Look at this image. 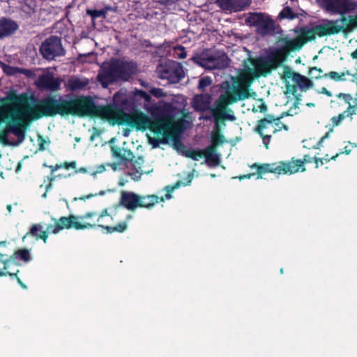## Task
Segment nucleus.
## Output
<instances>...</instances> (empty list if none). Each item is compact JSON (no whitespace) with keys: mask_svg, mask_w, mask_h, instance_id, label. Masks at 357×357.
I'll return each mask as SVG.
<instances>
[{"mask_svg":"<svg viewBox=\"0 0 357 357\" xmlns=\"http://www.w3.org/2000/svg\"><path fill=\"white\" fill-rule=\"evenodd\" d=\"M321 93H324V94H326V96H329V97L332 96V93H331V91H328V90H327L326 88H324H324H322V89H321Z\"/></svg>","mask_w":357,"mask_h":357,"instance_id":"48","label":"nucleus"},{"mask_svg":"<svg viewBox=\"0 0 357 357\" xmlns=\"http://www.w3.org/2000/svg\"><path fill=\"white\" fill-rule=\"evenodd\" d=\"M204 163L209 166H216L218 165L219 158L213 146H210L204 149Z\"/></svg>","mask_w":357,"mask_h":357,"instance_id":"23","label":"nucleus"},{"mask_svg":"<svg viewBox=\"0 0 357 357\" xmlns=\"http://www.w3.org/2000/svg\"><path fill=\"white\" fill-rule=\"evenodd\" d=\"M315 163H316V167H318L319 165H320V163L321 165L324 164L322 159H317V158H315Z\"/></svg>","mask_w":357,"mask_h":357,"instance_id":"53","label":"nucleus"},{"mask_svg":"<svg viewBox=\"0 0 357 357\" xmlns=\"http://www.w3.org/2000/svg\"><path fill=\"white\" fill-rule=\"evenodd\" d=\"M15 256L16 258H19L24 261H29L31 259L30 253L28 250H20L15 252Z\"/></svg>","mask_w":357,"mask_h":357,"instance_id":"34","label":"nucleus"},{"mask_svg":"<svg viewBox=\"0 0 357 357\" xmlns=\"http://www.w3.org/2000/svg\"><path fill=\"white\" fill-rule=\"evenodd\" d=\"M19 73L24 74L27 77H31L35 75L34 73L32 70L24 68H20Z\"/></svg>","mask_w":357,"mask_h":357,"instance_id":"43","label":"nucleus"},{"mask_svg":"<svg viewBox=\"0 0 357 357\" xmlns=\"http://www.w3.org/2000/svg\"><path fill=\"white\" fill-rule=\"evenodd\" d=\"M139 172L141 174H142V173H143V170H140V171H139Z\"/></svg>","mask_w":357,"mask_h":357,"instance_id":"63","label":"nucleus"},{"mask_svg":"<svg viewBox=\"0 0 357 357\" xmlns=\"http://www.w3.org/2000/svg\"><path fill=\"white\" fill-rule=\"evenodd\" d=\"M61 167H62V165H56V166H54H54H51V167H50V168H51V169H52V172H54V171H56V169H58L61 168Z\"/></svg>","mask_w":357,"mask_h":357,"instance_id":"54","label":"nucleus"},{"mask_svg":"<svg viewBox=\"0 0 357 357\" xmlns=\"http://www.w3.org/2000/svg\"><path fill=\"white\" fill-rule=\"evenodd\" d=\"M185 155L188 158H192L194 160H199L204 159V149H191L185 152Z\"/></svg>","mask_w":357,"mask_h":357,"instance_id":"29","label":"nucleus"},{"mask_svg":"<svg viewBox=\"0 0 357 357\" xmlns=\"http://www.w3.org/2000/svg\"><path fill=\"white\" fill-rule=\"evenodd\" d=\"M18 29L17 24L9 19L0 20V39L8 37L13 34Z\"/></svg>","mask_w":357,"mask_h":357,"instance_id":"20","label":"nucleus"},{"mask_svg":"<svg viewBox=\"0 0 357 357\" xmlns=\"http://www.w3.org/2000/svg\"><path fill=\"white\" fill-rule=\"evenodd\" d=\"M43 227L41 225H33L29 231V234L33 236L36 237L37 239H43L45 243H46L47 239V231L43 229Z\"/></svg>","mask_w":357,"mask_h":357,"instance_id":"25","label":"nucleus"},{"mask_svg":"<svg viewBox=\"0 0 357 357\" xmlns=\"http://www.w3.org/2000/svg\"><path fill=\"white\" fill-rule=\"evenodd\" d=\"M62 79L54 77L52 73L46 72L40 75L35 84L39 89L56 91L60 89Z\"/></svg>","mask_w":357,"mask_h":357,"instance_id":"15","label":"nucleus"},{"mask_svg":"<svg viewBox=\"0 0 357 357\" xmlns=\"http://www.w3.org/2000/svg\"><path fill=\"white\" fill-rule=\"evenodd\" d=\"M135 95L142 97V98H144L147 102L150 101V100H151L150 95H149L145 91H141V90L136 91Z\"/></svg>","mask_w":357,"mask_h":357,"instance_id":"42","label":"nucleus"},{"mask_svg":"<svg viewBox=\"0 0 357 357\" xmlns=\"http://www.w3.org/2000/svg\"><path fill=\"white\" fill-rule=\"evenodd\" d=\"M125 136H127L128 135V132H126V133L124 134Z\"/></svg>","mask_w":357,"mask_h":357,"instance_id":"61","label":"nucleus"},{"mask_svg":"<svg viewBox=\"0 0 357 357\" xmlns=\"http://www.w3.org/2000/svg\"><path fill=\"white\" fill-rule=\"evenodd\" d=\"M105 167L103 165H100V166L97 167L96 170L91 172V176L95 177L97 175V174L102 173L105 172Z\"/></svg>","mask_w":357,"mask_h":357,"instance_id":"44","label":"nucleus"},{"mask_svg":"<svg viewBox=\"0 0 357 357\" xmlns=\"http://www.w3.org/2000/svg\"><path fill=\"white\" fill-rule=\"evenodd\" d=\"M87 170L85 167H81L77 170H75V173H86Z\"/></svg>","mask_w":357,"mask_h":357,"instance_id":"50","label":"nucleus"},{"mask_svg":"<svg viewBox=\"0 0 357 357\" xmlns=\"http://www.w3.org/2000/svg\"><path fill=\"white\" fill-rule=\"evenodd\" d=\"M93 213H86L83 216L70 215L69 217H61L56 220L60 231L63 229L74 227L76 229H83L95 227V222H88L85 220L91 218Z\"/></svg>","mask_w":357,"mask_h":357,"instance_id":"13","label":"nucleus"},{"mask_svg":"<svg viewBox=\"0 0 357 357\" xmlns=\"http://www.w3.org/2000/svg\"><path fill=\"white\" fill-rule=\"evenodd\" d=\"M281 60L278 57L248 59L244 61L243 70L237 77H231L230 81L221 84V89L225 91L215 101L211 112L215 121L227 119L235 121L236 117L231 109L227 110V106L238 100L256 96L250 93L249 86L255 77L270 73L278 68Z\"/></svg>","mask_w":357,"mask_h":357,"instance_id":"2","label":"nucleus"},{"mask_svg":"<svg viewBox=\"0 0 357 357\" xmlns=\"http://www.w3.org/2000/svg\"><path fill=\"white\" fill-rule=\"evenodd\" d=\"M56 114H89V100L47 97L36 101L24 94L17 96L13 102L0 106V141L10 144V132L20 137L23 133L22 127L29 121Z\"/></svg>","mask_w":357,"mask_h":357,"instance_id":"1","label":"nucleus"},{"mask_svg":"<svg viewBox=\"0 0 357 357\" xmlns=\"http://www.w3.org/2000/svg\"><path fill=\"white\" fill-rule=\"evenodd\" d=\"M15 272H18L16 264L13 260H8L4 263L3 270L0 271V276L4 275H13L15 274Z\"/></svg>","mask_w":357,"mask_h":357,"instance_id":"28","label":"nucleus"},{"mask_svg":"<svg viewBox=\"0 0 357 357\" xmlns=\"http://www.w3.org/2000/svg\"><path fill=\"white\" fill-rule=\"evenodd\" d=\"M284 77L291 79L294 84L293 86L287 85V90L293 93L296 91V86L301 91H306L314 86V83L311 79L290 70L284 72Z\"/></svg>","mask_w":357,"mask_h":357,"instance_id":"14","label":"nucleus"},{"mask_svg":"<svg viewBox=\"0 0 357 357\" xmlns=\"http://www.w3.org/2000/svg\"><path fill=\"white\" fill-rule=\"evenodd\" d=\"M280 16L282 18L294 19L296 17V15L292 12L289 7L284 8L280 13Z\"/></svg>","mask_w":357,"mask_h":357,"instance_id":"35","label":"nucleus"},{"mask_svg":"<svg viewBox=\"0 0 357 357\" xmlns=\"http://www.w3.org/2000/svg\"><path fill=\"white\" fill-rule=\"evenodd\" d=\"M322 73V70L319 68H317L316 67L310 68L309 70V74L312 75L315 79H318L321 77V73Z\"/></svg>","mask_w":357,"mask_h":357,"instance_id":"39","label":"nucleus"},{"mask_svg":"<svg viewBox=\"0 0 357 357\" xmlns=\"http://www.w3.org/2000/svg\"><path fill=\"white\" fill-rule=\"evenodd\" d=\"M347 75H349V72L347 73H337V72H329L323 75L324 78H330L335 81H344L345 80V77Z\"/></svg>","mask_w":357,"mask_h":357,"instance_id":"30","label":"nucleus"},{"mask_svg":"<svg viewBox=\"0 0 357 357\" xmlns=\"http://www.w3.org/2000/svg\"><path fill=\"white\" fill-rule=\"evenodd\" d=\"M112 152L114 158H119L121 160L119 162H114L109 165L114 170L123 169L126 165V162L131 161L134 158L132 152L124 148L112 146Z\"/></svg>","mask_w":357,"mask_h":357,"instance_id":"16","label":"nucleus"},{"mask_svg":"<svg viewBox=\"0 0 357 357\" xmlns=\"http://www.w3.org/2000/svg\"><path fill=\"white\" fill-rule=\"evenodd\" d=\"M346 21L347 19L344 17L335 20L322 19L312 24L310 28H304L301 36L306 42L314 39L316 36L323 37L335 35L342 31H351L357 27V13L349 17L347 24H345Z\"/></svg>","mask_w":357,"mask_h":357,"instance_id":"4","label":"nucleus"},{"mask_svg":"<svg viewBox=\"0 0 357 357\" xmlns=\"http://www.w3.org/2000/svg\"><path fill=\"white\" fill-rule=\"evenodd\" d=\"M157 73L158 77L167 79L169 83H178L184 77L183 67L176 61H168L160 65Z\"/></svg>","mask_w":357,"mask_h":357,"instance_id":"11","label":"nucleus"},{"mask_svg":"<svg viewBox=\"0 0 357 357\" xmlns=\"http://www.w3.org/2000/svg\"><path fill=\"white\" fill-rule=\"evenodd\" d=\"M150 93L153 96H154L155 97H157V98H160V97H162L165 96V93H164L162 89H161L160 88H152L150 90Z\"/></svg>","mask_w":357,"mask_h":357,"instance_id":"41","label":"nucleus"},{"mask_svg":"<svg viewBox=\"0 0 357 357\" xmlns=\"http://www.w3.org/2000/svg\"><path fill=\"white\" fill-rule=\"evenodd\" d=\"M246 22L256 27L257 32L261 36L273 34L275 32L273 21L268 15L263 13H251L246 19Z\"/></svg>","mask_w":357,"mask_h":357,"instance_id":"10","label":"nucleus"},{"mask_svg":"<svg viewBox=\"0 0 357 357\" xmlns=\"http://www.w3.org/2000/svg\"><path fill=\"white\" fill-rule=\"evenodd\" d=\"M119 203L128 210L133 211L139 207V195L132 192L122 191Z\"/></svg>","mask_w":357,"mask_h":357,"instance_id":"18","label":"nucleus"},{"mask_svg":"<svg viewBox=\"0 0 357 357\" xmlns=\"http://www.w3.org/2000/svg\"><path fill=\"white\" fill-rule=\"evenodd\" d=\"M337 98L342 100L345 104H347V108L342 113L345 117L353 119V116L356 114L357 110V99L353 98V97L349 93H340L337 95Z\"/></svg>","mask_w":357,"mask_h":357,"instance_id":"19","label":"nucleus"},{"mask_svg":"<svg viewBox=\"0 0 357 357\" xmlns=\"http://www.w3.org/2000/svg\"><path fill=\"white\" fill-rule=\"evenodd\" d=\"M280 272L283 273V269L282 268H281Z\"/></svg>","mask_w":357,"mask_h":357,"instance_id":"64","label":"nucleus"},{"mask_svg":"<svg viewBox=\"0 0 357 357\" xmlns=\"http://www.w3.org/2000/svg\"><path fill=\"white\" fill-rule=\"evenodd\" d=\"M7 209H8V212H9V213H10V212H11V211H12V206H11V205H8V206H7Z\"/></svg>","mask_w":357,"mask_h":357,"instance_id":"56","label":"nucleus"},{"mask_svg":"<svg viewBox=\"0 0 357 357\" xmlns=\"http://www.w3.org/2000/svg\"><path fill=\"white\" fill-rule=\"evenodd\" d=\"M351 57L354 60H357V49L351 53Z\"/></svg>","mask_w":357,"mask_h":357,"instance_id":"51","label":"nucleus"},{"mask_svg":"<svg viewBox=\"0 0 357 357\" xmlns=\"http://www.w3.org/2000/svg\"><path fill=\"white\" fill-rule=\"evenodd\" d=\"M317 3L326 11L344 15L357 10L356 0H317Z\"/></svg>","mask_w":357,"mask_h":357,"instance_id":"9","label":"nucleus"},{"mask_svg":"<svg viewBox=\"0 0 357 357\" xmlns=\"http://www.w3.org/2000/svg\"><path fill=\"white\" fill-rule=\"evenodd\" d=\"M192 61L199 66L208 70L223 69L229 66L227 56L218 52L206 51L195 56Z\"/></svg>","mask_w":357,"mask_h":357,"instance_id":"7","label":"nucleus"},{"mask_svg":"<svg viewBox=\"0 0 357 357\" xmlns=\"http://www.w3.org/2000/svg\"><path fill=\"white\" fill-rule=\"evenodd\" d=\"M54 220H55V224L50 225L47 226V230L45 231H47V233L57 234L60 231V229L59 228V226L57 225L56 220L55 219H54Z\"/></svg>","mask_w":357,"mask_h":357,"instance_id":"40","label":"nucleus"},{"mask_svg":"<svg viewBox=\"0 0 357 357\" xmlns=\"http://www.w3.org/2000/svg\"><path fill=\"white\" fill-rule=\"evenodd\" d=\"M135 63L122 60H112L104 63L98 75V78L104 88L119 79L128 80L135 73Z\"/></svg>","mask_w":357,"mask_h":357,"instance_id":"5","label":"nucleus"},{"mask_svg":"<svg viewBox=\"0 0 357 357\" xmlns=\"http://www.w3.org/2000/svg\"><path fill=\"white\" fill-rule=\"evenodd\" d=\"M132 218L131 215H128L126 217V221H123L120 223H119L117 225L114 227H109L107 226L105 227V229L107 230L108 233H113V232H123L125 231L128 228V224L127 221L130 220Z\"/></svg>","mask_w":357,"mask_h":357,"instance_id":"27","label":"nucleus"},{"mask_svg":"<svg viewBox=\"0 0 357 357\" xmlns=\"http://www.w3.org/2000/svg\"><path fill=\"white\" fill-rule=\"evenodd\" d=\"M125 136H127L128 135V132H126V133L124 134Z\"/></svg>","mask_w":357,"mask_h":357,"instance_id":"62","label":"nucleus"},{"mask_svg":"<svg viewBox=\"0 0 357 357\" xmlns=\"http://www.w3.org/2000/svg\"><path fill=\"white\" fill-rule=\"evenodd\" d=\"M133 123L137 128L151 131L147 135L149 142L153 146H158L169 139H176L183 130L181 121H174L170 119L153 121L149 116L142 112H135L132 116Z\"/></svg>","mask_w":357,"mask_h":357,"instance_id":"3","label":"nucleus"},{"mask_svg":"<svg viewBox=\"0 0 357 357\" xmlns=\"http://www.w3.org/2000/svg\"><path fill=\"white\" fill-rule=\"evenodd\" d=\"M40 52L43 58L47 60H54L56 57L62 56L66 53L61 38L56 36H51L43 42Z\"/></svg>","mask_w":357,"mask_h":357,"instance_id":"12","label":"nucleus"},{"mask_svg":"<svg viewBox=\"0 0 357 357\" xmlns=\"http://www.w3.org/2000/svg\"><path fill=\"white\" fill-rule=\"evenodd\" d=\"M18 281L20 283L22 288H24V289L26 288V287L24 284H22L19 279H18Z\"/></svg>","mask_w":357,"mask_h":357,"instance_id":"57","label":"nucleus"},{"mask_svg":"<svg viewBox=\"0 0 357 357\" xmlns=\"http://www.w3.org/2000/svg\"><path fill=\"white\" fill-rule=\"evenodd\" d=\"M114 102L116 106L123 107L127 102L126 93L120 91L114 96Z\"/></svg>","mask_w":357,"mask_h":357,"instance_id":"31","label":"nucleus"},{"mask_svg":"<svg viewBox=\"0 0 357 357\" xmlns=\"http://www.w3.org/2000/svg\"><path fill=\"white\" fill-rule=\"evenodd\" d=\"M106 215H108V213H107V209H105L102 213L101 214L98 216V218H97V222H101V219L102 218H104L105 216Z\"/></svg>","mask_w":357,"mask_h":357,"instance_id":"47","label":"nucleus"},{"mask_svg":"<svg viewBox=\"0 0 357 357\" xmlns=\"http://www.w3.org/2000/svg\"><path fill=\"white\" fill-rule=\"evenodd\" d=\"M315 163H316V167H318L319 165H320V163L321 165L324 164L322 159H317V158H315Z\"/></svg>","mask_w":357,"mask_h":357,"instance_id":"52","label":"nucleus"},{"mask_svg":"<svg viewBox=\"0 0 357 357\" xmlns=\"http://www.w3.org/2000/svg\"><path fill=\"white\" fill-rule=\"evenodd\" d=\"M345 118L346 117L343 113H341L337 116L332 117L331 121L333 123V126H339Z\"/></svg>","mask_w":357,"mask_h":357,"instance_id":"38","label":"nucleus"},{"mask_svg":"<svg viewBox=\"0 0 357 357\" xmlns=\"http://www.w3.org/2000/svg\"><path fill=\"white\" fill-rule=\"evenodd\" d=\"M89 84V79L76 76L70 77L65 84L66 91H75L84 89Z\"/></svg>","mask_w":357,"mask_h":357,"instance_id":"21","label":"nucleus"},{"mask_svg":"<svg viewBox=\"0 0 357 357\" xmlns=\"http://www.w3.org/2000/svg\"><path fill=\"white\" fill-rule=\"evenodd\" d=\"M99 195H105V191H100L99 193H98Z\"/></svg>","mask_w":357,"mask_h":357,"instance_id":"58","label":"nucleus"},{"mask_svg":"<svg viewBox=\"0 0 357 357\" xmlns=\"http://www.w3.org/2000/svg\"><path fill=\"white\" fill-rule=\"evenodd\" d=\"M212 84V79L210 77H204L199 80L198 89L201 91H204L207 87Z\"/></svg>","mask_w":357,"mask_h":357,"instance_id":"33","label":"nucleus"},{"mask_svg":"<svg viewBox=\"0 0 357 357\" xmlns=\"http://www.w3.org/2000/svg\"><path fill=\"white\" fill-rule=\"evenodd\" d=\"M0 67L3 72L8 75H13L20 72V68L10 66L1 61H0Z\"/></svg>","mask_w":357,"mask_h":357,"instance_id":"32","label":"nucleus"},{"mask_svg":"<svg viewBox=\"0 0 357 357\" xmlns=\"http://www.w3.org/2000/svg\"><path fill=\"white\" fill-rule=\"evenodd\" d=\"M176 188V186L175 187H172V186H167L166 188V190H167V194L165 195V198L169 199L170 198H172V195H171V192Z\"/></svg>","mask_w":357,"mask_h":357,"instance_id":"45","label":"nucleus"},{"mask_svg":"<svg viewBox=\"0 0 357 357\" xmlns=\"http://www.w3.org/2000/svg\"><path fill=\"white\" fill-rule=\"evenodd\" d=\"M304 160L292 159L288 162L280 161L271 164H264L261 165H255L257 168V173L259 174L264 173H273L275 174H291L301 170H305L304 167Z\"/></svg>","mask_w":357,"mask_h":357,"instance_id":"6","label":"nucleus"},{"mask_svg":"<svg viewBox=\"0 0 357 357\" xmlns=\"http://www.w3.org/2000/svg\"><path fill=\"white\" fill-rule=\"evenodd\" d=\"M93 196V195L91 194V195H87L86 197L90 198V197H92Z\"/></svg>","mask_w":357,"mask_h":357,"instance_id":"60","label":"nucleus"},{"mask_svg":"<svg viewBox=\"0 0 357 357\" xmlns=\"http://www.w3.org/2000/svg\"><path fill=\"white\" fill-rule=\"evenodd\" d=\"M282 129L287 130L288 128L279 119H264L259 121L256 130L262 137L263 143L266 148L268 149L272 135Z\"/></svg>","mask_w":357,"mask_h":357,"instance_id":"8","label":"nucleus"},{"mask_svg":"<svg viewBox=\"0 0 357 357\" xmlns=\"http://www.w3.org/2000/svg\"><path fill=\"white\" fill-rule=\"evenodd\" d=\"M100 116L108 121H117L119 119V114L109 107L102 108L100 110Z\"/></svg>","mask_w":357,"mask_h":357,"instance_id":"26","label":"nucleus"},{"mask_svg":"<svg viewBox=\"0 0 357 357\" xmlns=\"http://www.w3.org/2000/svg\"><path fill=\"white\" fill-rule=\"evenodd\" d=\"M188 178H190L189 182H190L192 178V174H189Z\"/></svg>","mask_w":357,"mask_h":357,"instance_id":"59","label":"nucleus"},{"mask_svg":"<svg viewBox=\"0 0 357 357\" xmlns=\"http://www.w3.org/2000/svg\"><path fill=\"white\" fill-rule=\"evenodd\" d=\"M251 0H216L218 6L225 11L238 12L245 10Z\"/></svg>","mask_w":357,"mask_h":357,"instance_id":"17","label":"nucleus"},{"mask_svg":"<svg viewBox=\"0 0 357 357\" xmlns=\"http://www.w3.org/2000/svg\"><path fill=\"white\" fill-rule=\"evenodd\" d=\"M163 106H164V107H165V108H166V109H169V108H170V107H171V105H170V104H169V103H163Z\"/></svg>","mask_w":357,"mask_h":357,"instance_id":"55","label":"nucleus"},{"mask_svg":"<svg viewBox=\"0 0 357 357\" xmlns=\"http://www.w3.org/2000/svg\"><path fill=\"white\" fill-rule=\"evenodd\" d=\"M212 97L209 94L197 95L192 102L193 108L197 111H204L209 108Z\"/></svg>","mask_w":357,"mask_h":357,"instance_id":"22","label":"nucleus"},{"mask_svg":"<svg viewBox=\"0 0 357 357\" xmlns=\"http://www.w3.org/2000/svg\"><path fill=\"white\" fill-rule=\"evenodd\" d=\"M159 199L161 202L164 201V198H159L155 195L139 196V207L151 208L156 203H158Z\"/></svg>","mask_w":357,"mask_h":357,"instance_id":"24","label":"nucleus"},{"mask_svg":"<svg viewBox=\"0 0 357 357\" xmlns=\"http://www.w3.org/2000/svg\"><path fill=\"white\" fill-rule=\"evenodd\" d=\"M87 13L90 15L93 18H97L105 15V11L103 10H88Z\"/></svg>","mask_w":357,"mask_h":357,"instance_id":"37","label":"nucleus"},{"mask_svg":"<svg viewBox=\"0 0 357 357\" xmlns=\"http://www.w3.org/2000/svg\"><path fill=\"white\" fill-rule=\"evenodd\" d=\"M93 215L91 217V218H88L85 220V221L88 222H95L96 225H97V220H93V218L96 215V214L94 213H92Z\"/></svg>","mask_w":357,"mask_h":357,"instance_id":"49","label":"nucleus"},{"mask_svg":"<svg viewBox=\"0 0 357 357\" xmlns=\"http://www.w3.org/2000/svg\"><path fill=\"white\" fill-rule=\"evenodd\" d=\"M174 55L179 59H185L187 56L186 51L183 46H177L174 48Z\"/></svg>","mask_w":357,"mask_h":357,"instance_id":"36","label":"nucleus"},{"mask_svg":"<svg viewBox=\"0 0 357 357\" xmlns=\"http://www.w3.org/2000/svg\"><path fill=\"white\" fill-rule=\"evenodd\" d=\"M63 167H64L66 169H68V168L75 169L76 167V162L75 161H73L70 162H66V163H64Z\"/></svg>","mask_w":357,"mask_h":357,"instance_id":"46","label":"nucleus"}]
</instances>
